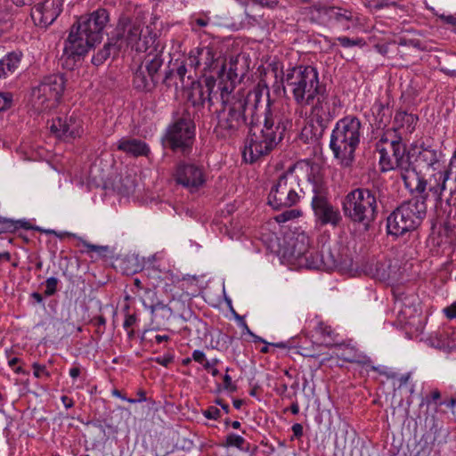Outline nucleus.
I'll use <instances>...</instances> for the list:
<instances>
[{
	"mask_svg": "<svg viewBox=\"0 0 456 456\" xmlns=\"http://www.w3.org/2000/svg\"><path fill=\"white\" fill-rule=\"evenodd\" d=\"M252 122L242 151L243 159L250 164L268 156L292 128L291 106L288 102L271 104L268 101L263 126H253Z\"/></svg>",
	"mask_w": 456,
	"mask_h": 456,
	"instance_id": "obj_1",
	"label": "nucleus"
},
{
	"mask_svg": "<svg viewBox=\"0 0 456 456\" xmlns=\"http://www.w3.org/2000/svg\"><path fill=\"white\" fill-rule=\"evenodd\" d=\"M239 56H232L229 59L228 70L214 75L206 76L202 81L191 82V89L188 94V101L193 106H204L207 102L208 110L217 102L222 105L233 99V93L238 79L237 66Z\"/></svg>",
	"mask_w": 456,
	"mask_h": 456,
	"instance_id": "obj_2",
	"label": "nucleus"
},
{
	"mask_svg": "<svg viewBox=\"0 0 456 456\" xmlns=\"http://www.w3.org/2000/svg\"><path fill=\"white\" fill-rule=\"evenodd\" d=\"M261 98L260 90L249 91L247 94L238 91L233 99L222 105L223 108L216 111L217 123L214 128L216 136L227 139L239 135L248 125L247 112L249 111L253 117Z\"/></svg>",
	"mask_w": 456,
	"mask_h": 456,
	"instance_id": "obj_3",
	"label": "nucleus"
},
{
	"mask_svg": "<svg viewBox=\"0 0 456 456\" xmlns=\"http://www.w3.org/2000/svg\"><path fill=\"white\" fill-rule=\"evenodd\" d=\"M383 198L382 183L379 181L368 183L344 196L341 201L343 214L351 223L369 229L378 217Z\"/></svg>",
	"mask_w": 456,
	"mask_h": 456,
	"instance_id": "obj_4",
	"label": "nucleus"
},
{
	"mask_svg": "<svg viewBox=\"0 0 456 456\" xmlns=\"http://www.w3.org/2000/svg\"><path fill=\"white\" fill-rule=\"evenodd\" d=\"M110 21L109 12L98 8L93 12L81 16L69 30L64 42L63 57L76 61L85 55L95 43L102 39V31Z\"/></svg>",
	"mask_w": 456,
	"mask_h": 456,
	"instance_id": "obj_5",
	"label": "nucleus"
},
{
	"mask_svg": "<svg viewBox=\"0 0 456 456\" xmlns=\"http://www.w3.org/2000/svg\"><path fill=\"white\" fill-rule=\"evenodd\" d=\"M379 154V169L382 173L398 170L403 183L411 185L416 176V168L411 161L407 146L402 135L394 130H386L376 144Z\"/></svg>",
	"mask_w": 456,
	"mask_h": 456,
	"instance_id": "obj_6",
	"label": "nucleus"
},
{
	"mask_svg": "<svg viewBox=\"0 0 456 456\" xmlns=\"http://www.w3.org/2000/svg\"><path fill=\"white\" fill-rule=\"evenodd\" d=\"M282 82L284 89L290 92L298 105L296 112L299 110L300 114L302 109L312 104L317 94L326 88L320 82L317 69L311 65H297L287 69L283 72Z\"/></svg>",
	"mask_w": 456,
	"mask_h": 456,
	"instance_id": "obj_7",
	"label": "nucleus"
},
{
	"mask_svg": "<svg viewBox=\"0 0 456 456\" xmlns=\"http://www.w3.org/2000/svg\"><path fill=\"white\" fill-rule=\"evenodd\" d=\"M362 134V122L356 116L347 115L337 121L330 134V149L342 167L353 165Z\"/></svg>",
	"mask_w": 456,
	"mask_h": 456,
	"instance_id": "obj_8",
	"label": "nucleus"
},
{
	"mask_svg": "<svg viewBox=\"0 0 456 456\" xmlns=\"http://www.w3.org/2000/svg\"><path fill=\"white\" fill-rule=\"evenodd\" d=\"M427 197H413L401 203L387 218V233L395 237L416 230L427 215Z\"/></svg>",
	"mask_w": 456,
	"mask_h": 456,
	"instance_id": "obj_9",
	"label": "nucleus"
},
{
	"mask_svg": "<svg viewBox=\"0 0 456 456\" xmlns=\"http://www.w3.org/2000/svg\"><path fill=\"white\" fill-rule=\"evenodd\" d=\"M196 126L188 110L177 117L166 129L163 145L174 152L189 154L195 138Z\"/></svg>",
	"mask_w": 456,
	"mask_h": 456,
	"instance_id": "obj_10",
	"label": "nucleus"
},
{
	"mask_svg": "<svg viewBox=\"0 0 456 456\" xmlns=\"http://www.w3.org/2000/svg\"><path fill=\"white\" fill-rule=\"evenodd\" d=\"M302 191L297 174L290 167L282 173L272 186L268 195V204L276 210L295 207L300 201Z\"/></svg>",
	"mask_w": 456,
	"mask_h": 456,
	"instance_id": "obj_11",
	"label": "nucleus"
},
{
	"mask_svg": "<svg viewBox=\"0 0 456 456\" xmlns=\"http://www.w3.org/2000/svg\"><path fill=\"white\" fill-rule=\"evenodd\" d=\"M66 79L62 74L45 77L38 86L32 89L31 101L37 112L55 108L64 92Z\"/></svg>",
	"mask_w": 456,
	"mask_h": 456,
	"instance_id": "obj_12",
	"label": "nucleus"
},
{
	"mask_svg": "<svg viewBox=\"0 0 456 456\" xmlns=\"http://www.w3.org/2000/svg\"><path fill=\"white\" fill-rule=\"evenodd\" d=\"M114 39L121 51L130 47L139 53L146 52L155 41L150 33L142 35V25L128 18H121L115 28Z\"/></svg>",
	"mask_w": 456,
	"mask_h": 456,
	"instance_id": "obj_13",
	"label": "nucleus"
},
{
	"mask_svg": "<svg viewBox=\"0 0 456 456\" xmlns=\"http://www.w3.org/2000/svg\"><path fill=\"white\" fill-rule=\"evenodd\" d=\"M188 61L191 69L199 70L205 77L207 73L222 74L229 68V61L213 45L194 48L190 52Z\"/></svg>",
	"mask_w": 456,
	"mask_h": 456,
	"instance_id": "obj_14",
	"label": "nucleus"
},
{
	"mask_svg": "<svg viewBox=\"0 0 456 456\" xmlns=\"http://www.w3.org/2000/svg\"><path fill=\"white\" fill-rule=\"evenodd\" d=\"M451 175H452L451 170L440 171L426 180L416 171V176L411 185H410L408 182L403 183L411 193H418L419 195L417 197L426 196L428 200L429 194H431L436 207H437L442 204V195L443 192L447 190V181Z\"/></svg>",
	"mask_w": 456,
	"mask_h": 456,
	"instance_id": "obj_15",
	"label": "nucleus"
},
{
	"mask_svg": "<svg viewBox=\"0 0 456 456\" xmlns=\"http://www.w3.org/2000/svg\"><path fill=\"white\" fill-rule=\"evenodd\" d=\"M173 177L177 185L194 193L205 186L208 173L205 167L200 162L181 160L175 165Z\"/></svg>",
	"mask_w": 456,
	"mask_h": 456,
	"instance_id": "obj_16",
	"label": "nucleus"
},
{
	"mask_svg": "<svg viewBox=\"0 0 456 456\" xmlns=\"http://www.w3.org/2000/svg\"><path fill=\"white\" fill-rule=\"evenodd\" d=\"M311 105L313 119L320 127L318 136L322 137L330 123L338 116L341 102L337 96L330 97L327 89L324 88Z\"/></svg>",
	"mask_w": 456,
	"mask_h": 456,
	"instance_id": "obj_17",
	"label": "nucleus"
},
{
	"mask_svg": "<svg viewBox=\"0 0 456 456\" xmlns=\"http://www.w3.org/2000/svg\"><path fill=\"white\" fill-rule=\"evenodd\" d=\"M309 265L310 269L333 271L347 267L349 261L340 254L338 246L323 245L320 251H314V258Z\"/></svg>",
	"mask_w": 456,
	"mask_h": 456,
	"instance_id": "obj_18",
	"label": "nucleus"
},
{
	"mask_svg": "<svg viewBox=\"0 0 456 456\" xmlns=\"http://www.w3.org/2000/svg\"><path fill=\"white\" fill-rule=\"evenodd\" d=\"M395 309L398 318L404 324H414L415 319H419V298L414 293H406L401 288L393 290Z\"/></svg>",
	"mask_w": 456,
	"mask_h": 456,
	"instance_id": "obj_19",
	"label": "nucleus"
},
{
	"mask_svg": "<svg viewBox=\"0 0 456 456\" xmlns=\"http://www.w3.org/2000/svg\"><path fill=\"white\" fill-rule=\"evenodd\" d=\"M311 206L316 222L322 226L331 225L337 227L342 222V216L339 209L333 206L327 197V193L314 195Z\"/></svg>",
	"mask_w": 456,
	"mask_h": 456,
	"instance_id": "obj_20",
	"label": "nucleus"
},
{
	"mask_svg": "<svg viewBox=\"0 0 456 456\" xmlns=\"http://www.w3.org/2000/svg\"><path fill=\"white\" fill-rule=\"evenodd\" d=\"M50 130L58 138L75 139L83 134V120L75 112L69 116L57 117L52 119Z\"/></svg>",
	"mask_w": 456,
	"mask_h": 456,
	"instance_id": "obj_21",
	"label": "nucleus"
},
{
	"mask_svg": "<svg viewBox=\"0 0 456 456\" xmlns=\"http://www.w3.org/2000/svg\"><path fill=\"white\" fill-rule=\"evenodd\" d=\"M290 261L301 268L310 269L311 262L314 258V248H310V238L305 233H298L289 249Z\"/></svg>",
	"mask_w": 456,
	"mask_h": 456,
	"instance_id": "obj_22",
	"label": "nucleus"
},
{
	"mask_svg": "<svg viewBox=\"0 0 456 456\" xmlns=\"http://www.w3.org/2000/svg\"><path fill=\"white\" fill-rule=\"evenodd\" d=\"M62 12L61 0H45L31 9V18L37 26L47 28Z\"/></svg>",
	"mask_w": 456,
	"mask_h": 456,
	"instance_id": "obj_23",
	"label": "nucleus"
},
{
	"mask_svg": "<svg viewBox=\"0 0 456 456\" xmlns=\"http://www.w3.org/2000/svg\"><path fill=\"white\" fill-rule=\"evenodd\" d=\"M314 9L326 15L330 22L341 26L344 29H349L357 21L354 12L350 9L325 6L322 4H314Z\"/></svg>",
	"mask_w": 456,
	"mask_h": 456,
	"instance_id": "obj_24",
	"label": "nucleus"
},
{
	"mask_svg": "<svg viewBox=\"0 0 456 456\" xmlns=\"http://www.w3.org/2000/svg\"><path fill=\"white\" fill-rule=\"evenodd\" d=\"M290 168L294 174L298 172L306 173L307 181L313 184L314 195H317L319 192H326L322 168L318 164L302 160L291 165Z\"/></svg>",
	"mask_w": 456,
	"mask_h": 456,
	"instance_id": "obj_25",
	"label": "nucleus"
},
{
	"mask_svg": "<svg viewBox=\"0 0 456 456\" xmlns=\"http://www.w3.org/2000/svg\"><path fill=\"white\" fill-rule=\"evenodd\" d=\"M145 294L148 296L151 302L150 304H148L146 300L143 299V305L151 309V321L153 323H156V326L159 329L172 317L173 310L168 305H166L163 302H160L159 300L155 301L154 297L156 296V293L153 290L147 289L145 290Z\"/></svg>",
	"mask_w": 456,
	"mask_h": 456,
	"instance_id": "obj_26",
	"label": "nucleus"
},
{
	"mask_svg": "<svg viewBox=\"0 0 456 456\" xmlns=\"http://www.w3.org/2000/svg\"><path fill=\"white\" fill-rule=\"evenodd\" d=\"M418 121L417 115L399 110L395 115L393 127L388 130H394L397 135H402L403 139V137L411 134L415 131Z\"/></svg>",
	"mask_w": 456,
	"mask_h": 456,
	"instance_id": "obj_27",
	"label": "nucleus"
},
{
	"mask_svg": "<svg viewBox=\"0 0 456 456\" xmlns=\"http://www.w3.org/2000/svg\"><path fill=\"white\" fill-rule=\"evenodd\" d=\"M191 69L189 65L188 58L186 60H175L173 63V68L166 71L163 83L167 86H171V81L174 77L179 79L181 86H184V80L187 77L189 80H192Z\"/></svg>",
	"mask_w": 456,
	"mask_h": 456,
	"instance_id": "obj_28",
	"label": "nucleus"
},
{
	"mask_svg": "<svg viewBox=\"0 0 456 456\" xmlns=\"http://www.w3.org/2000/svg\"><path fill=\"white\" fill-rule=\"evenodd\" d=\"M117 149L134 157H147L150 152L149 145L142 140L123 137L118 142Z\"/></svg>",
	"mask_w": 456,
	"mask_h": 456,
	"instance_id": "obj_29",
	"label": "nucleus"
},
{
	"mask_svg": "<svg viewBox=\"0 0 456 456\" xmlns=\"http://www.w3.org/2000/svg\"><path fill=\"white\" fill-rule=\"evenodd\" d=\"M158 81L157 78H153V77L147 73L142 64L134 74L133 86L138 92H151L158 84Z\"/></svg>",
	"mask_w": 456,
	"mask_h": 456,
	"instance_id": "obj_30",
	"label": "nucleus"
},
{
	"mask_svg": "<svg viewBox=\"0 0 456 456\" xmlns=\"http://www.w3.org/2000/svg\"><path fill=\"white\" fill-rule=\"evenodd\" d=\"M120 52L121 49L112 36L109 38V41L104 44L103 47L93 56L92 62L95 66H100L109 58H115Z\"/></svg>",
	"mask_w": 456,
	"mask_h": 456,
	"instance_id": "obj_31",
	"label": "nucleus"
},
{
	"mask_svg": "<svg viewBox=\"0 0 456 456\" xmlns=\"http://www.w3.org/2000/svg\"><path fill=\"white\" fill-rule=\"evenodd\" d=\"M22 53L12 52L0 60V78H5L12 75L19 67Z\"/></svg>",
	"mask_w": 456,
	"mask_h": 456,
	"instance_id": "obj_32",
	"label": "nucleus"
},
{
	"mask_svg": "<svg viewBox=\"0 0 456 456\" xmlns=\"http://www.w3.org/2000/svg\"><path fill=\"white\" fill-rule=\"evenodd\" d=\"M80 241L84 247L80 252L82 254H86L94 262L106 258L110 253L109 246L94 245L83 239H80Z\"/></svg>",
	"mask_w": 456,
	"mask_h": 456,
	"instance_id": "obj_33",
	"label": "nucleus"
},
{
	"mask_svg": "<svg viewBox=\"0 0 456 456\" xmlns=\"http://www.w3.org/2000/svg\"><path fill=\"white\" fill-rule=\"evenodd\" d=\"M144 63L143 69L147 73L158 79V72L163 64L162 53L154 49L146 55Z\"/></svg>",
	"mask_w": 456,
	"mask_h": 456,
	"instance_id": "obj_34",
	"label": "nucleus"
},
{
	"mask_svg": "<svg viewBox=\"0 0 456 456\" xmlns=\"http://www.w3.org/2000/svg\"><path fill=\"white\" fill-rule=\"evenodd\" d=\"M315 333L319 336V339L326 346L331 345L335 341V332L327 323L320 321L314 327Z\"/></svg>",
	"mask_w": 456,
	"mask_h": 456,
	"instance_id": "obj_35",
	"label": "nucleus"
},
{
	"mask_svg": "<svg viewBox=\"0 0 456 456\" xmlns=\"http://www.w3.org/2000/svg\"><path fill=\"white\" fill-rule=\"evenodd\" d=\"M440 152L435 149L423 148L419 151L418 158L428 167H433L439 161Z\"/></svg>",
	"mask_w": 456,
	"mask_h": 456,
	"instance_id": "obj_36",
	"label": "nucleus"
},
{
	"mask_svg": "<svg viewBox=\"0 0 456 456\" xmlns=\"http://www.w3.org/2000/svg\"><path fill=\"white\" fill-rule=\"evenodd\" d=\"M246 441L242 436L231 433L226 436L223 445L224 447H235L239 450H243V444Z\"/></svg>",
	"mask_w": 456,
	"mask_h": 456,
	"instance_id": "obj_37",
	"label": "nucleus"
},
{
	"mask_svg": "<svg viewBox=\"0 0 456 456\" xmlns=\"http://www.w3.org/2000/svg\"><path fill=\"white\" fill-rule=\"evenodd\" d=\"M339 44L345 48H350L354 46L363 47L366 45V42L362 37L350 38L347 37H338L336 38Z\"/></svg>",
	"mask_w": 456,
	"mask_h": 456,
	"instance_id": "obj_38",
	"label": "nucleus"
},
{
	"mask_svg": "<svg viewBox=\"0 0 456 456\" xmlns=\"http://www.w3.org/2000/svg\"><path fill=\"white\" fill-rule=\"evenodd\" d=\"M302 212L299 209L291 208L283 211L282 213L276 216L275 220L278 223H286L289 220L296 219L301 216Z\"/></svg>",
	"mask_w": 456,
	"mask_h": 456,
	"instance_id": "obj_39",
	"label": "nucleus"
},
{
	"mask_svg": "<svg viewBox=\"0 0 456 456\" xmlns=\"http://www.w3.org/2000/svg\"><path fill=\"white\" fill-rule=\"evenodd\" d=\"M447 189L449 190V197L446 199V203L449 206L456 205V172L452 179L447 181Z\"/></svg>",
	"mask_w": 456,
	"mask_h": 456,
	"instance_id": "obj_40",
	"label": "nucleus"
},
{
	"mask_svg": "<svg viewBox=\"0 0 456 456\" xmlns=\"http://www.w3.org/2000/svg\"><path fill=\"white\" fill-rule=\"evenodd\" d=\"M58 284L59 280L55 277H49L45 281V297H51L53 296L57 290H58Z\"/></svg>",
	"mask_w": 456,
	"mask_h": 456,
	"instance_id": "obj_41",
	"label": "nucleus"
},
{
	"mask_svg": "<svg viewBox=\"0 0 456 456\" xmlns=\"http://www.w3.org/2000/svg\"><path fill=\"white\" fill-rule=\"evenodd\" d=\"M137 322V316L135 314L126 313V318L123 323L124 329L127 331V335L131 338L134 335V330H130Z\"/></svg>",
	"mask_w": 456,
	"mask_h": 456,
	"instance_id": "obj_42",
	"label": "nucleus"
},
{
	"mask_svg": "<svg viewBox=\"0 0 456 456\" xmlns=\"http://www.w3.org/2000/svg\"><path fill=\"white\" fill-rule=\"evenodd\" d=\"M91 323L96 327L95 332L99 335H102L105 331L106 327V318L103 315L94 316L91 320Z\"/></svg>",
	"mask_w": 456,
	"mask_h": 456,
	"instance_id": "obj_43",
	"label": "nucleus"
},
{
	"mask_svg": "<svg viewBox=\"0 0 456 456\" xmlns=\"http://www.w3.org/2000/svg\"><path fill=\"white\" fill-rule=\"evenodd\" d=\"M33 374L37 379H40L42 377L50 378L51 373L46 369L45 365H42L38 362H34L32 364Z\"/></svg>",
	"mask_w": 456,
	"mask_h": 456,
	"instance_id": "obj_44",
	"label": "nucleus"
},
{
	"mask_svg": "<svg viewBox=\"0 0 456 456\" xmlns=\"http://www.w3.org/2000/svg\"><path fill=\"white\" fill-rule=\"evenodd\" d=\"M432 346L436 347L447 346L451 349H456V330L452 331L448 335V341L446 343L438 340L436 343H432Z\"/></svg>",
	"mask_w": 456,
	"mask_h": 456,
	"instance_id": "obj_45",
	"label": "nucleus"
},
{
	"mask_svg": "<svg viewBox=\"0 0 456 456\" xmlns=\"http://www.w3.org/2000/svg\"><path fill=\"white\" fill-rule=\"evenodd\" d=\"M175 360V355L172 353H167L162 356L151 358V361L167 368Z\"/></svg>",
	"mask_w": 456,
	"mask_h": 456,
	"instance_id": "obj_46",
	"label": "nucleus"
},
{
	"mask_svg": "<svg viewBox=\"0 0 456 456\" xmlns=\"http://www.w3.org/2000/svg\"><path fill=\"white\" fill-rule=\"evenodd\" d=\"M12 95L10 93H0V111L8 110L12 106Z\"/></svg>",
	"mask_w": 456,
	"mask_h": 456,
	"instance_id": "obj_47",
	"label": "nucleus"
},
{
	"mask_svg": "<svg viewBox=\"0 0 456 456\" xmlns=\"http://www.w3.org/2000/svg\"><path fill=\"white\" fill-rule=\"evenodd\" d=\"M274 390L279 395L288 399H292V395L287 393L288 385L282 379H279Z\"/></svg>",
	"mask_w": 456,
	"mask_h": 456,
	"instance_id": "obj_48",
	"label": "nucleus"
},
{
	"mask_svg": "<svg viewBox=\"0 0 456 456\" xmlns=\"http://www.w3.org/2000/svg\"><path fill=\"white\" fill-rule=\"evenodd\" d=\"M229 370V368L226 369V373L223 378V388L228 392H235L237 390V387L232 382V377L228 374Z\"/></svg>",
	"mask_w": 456,
	"mask_h": 456,
	"instance_id": "obj_49",
	"label": "nucleus"
},
{
	"mask_svg": "<svg viewBox=\"0 0 456 456\" xmlns=\"http://www.w3.org/2000/svg\"><path fill=\"white\" fill-rule=\"evenodd\" d=\"M265 346H263L261 349H260V352L262 354H267L270 352L269 350V347L270 346H274V347H278V348H288V347H290V345H289V342H278V343H268L265 341Z\"/></svg>",
	"mask_w": 456,
	"mask_h": 456,
	"instance_id": "obj_50",
	"label": "nucleus"
},
{
	"mask_svg": "<svg viewBox=\"0 0 456 456\" xmlns=\"http://www.w3.org/2000/svg\"><path fill=\"white\" fill-rule=\"evenodd\" d=\"M209 23V18L208 17H196L191 21L192 30L196 29V27L204 28Z\"/></svg>",
	"mask_w": 456,
	"mask_h": 456,
	"instance_id": "obj_51",
	"label": "nucleus"
},
{
	"mask_svg": "<svg viewBox=\"0 0 456 456\" xmlns=\"http://www.w3.org/2000/svg\"><path fill=\"white\" fill-rule=\"evenodd\" d=\"M220 410L216 406H209L205 411L204 416L208 419H217L220 417Z\"/></svg>",
	"mask_w": 456,
	"mask_h": 456,
	"instance_id": "obj_52",
	"label": "nucleus"
},
{
	"mask_svg": "<svg viewBox=\"0 0 456 456\" xmlns=\"http://www.w3.org/2000/svg\"><path fill=\"white\" fill-rule=\"evenodd\" d=\"M441 399V393L437 388L433 389L430 392L429 396L426 398L427 404H430L432 403H436L438 400Z\"/></svg>",
	"mask_w": 456,
	"mask_h": 456,
	"instance_id": "obj_53",
	"label": "nucleus"
},
{
	"mask_svg": "<svg viewBox=\"0 0 456 456\" xmlns=\"http://www.w3.org/2000/svg\"><path fill=\"white\" fill-rule=\"evenodd\" d=\"M445 316L452 320L456 319V301L444 309Z\"/></svg>",
	"mask_w": 456,
	"mask_h": 456,
	"instance_id": "obj_54",
	"label": "nucleus"
},
{
	"mask_svg": "<svg viewBox=\"0 0 456 456\" xmlns=\"http://www.w3.org/2000/svg\"><path fill=\"white\" fill-rule=\"evenodd\" d=\"M192 360H194L196 362H199L203 365L205 361H207L206 354L203 351L200 350H194L191 354Z\"/></svg>",
	"mask_w": 456,
	"mask_h": 456,
	"instance_id": "obj_55",
	"label": "nucleus"
},
{
	"mask_svg": "<svg viewBox=\"0 0 456 456\" xmlns=\"http://www.w3.org/2000/svg\"><path fill=\"white\" fill-rule=\"evenodd\" d=\"M411 379V372H407L400 377L397 378L398 381V387L401 388L402 387L407 385Z\"/></svg>",
	"mask_w": 456,
	"mask_h": 456,
	"instance_id": "obj_56",
	"label": "nucleus"
},
{
	"mask_svg": "<svg viewBox=\"0 0 456 456\" xmlns=\"http://www.w3.org/2000/svg\"><path fill=\"white\" fill-rule=\"evenodd\" d=\"M146 400H147V397H146L145 391L142 390V389H140L137 392V398H135V399H133V398L127 399V402L130 403H136L145 402Z\"/></svg>",
	"mask_w": 456,
	"mask_h": 456,
	"instance_id": "obj_57",
	"label": "nucleus"
},
{
	"mask_svg": "<svg viewBox=\"0 0 456 456\" xmlns=\"http://www.w3.org/2000/svg\"><path fill=\"white\" fill-rule=\"evenodd\" d=\"M292 429V432L294 434V436L297 437V438H300L301 436H303V426L299 423H296L292 426L291 428Z\"/></svg>",
	"mask_w": 456,
	"mask_h": 456,
	"instance_id": "obj_58",
	"label": "nucleus"
},
{
	"mask_svg": "<svg viewBox=\"0 0 456 456\" xmlns=\"http://www.w3.org/2000/svg\"><path fill=\"white\" fill-rule=\"evenodd\" d=\"M439 18L447 24L456 25V16L441 14Z\"/></svg>",
	"mask_w": 456,
	"mask_h": 456,
	"instance_id": "obj_59",
	"label": "nucleus"
},
{
	"mask_svg": "<svg viewBox=\"0 0 456 456\" xmlns=\"http://www.w3.org/2000/svg\"><path fill=\"white\" fill-rule=\"evenodd\" d=\"M61 402H62V403H63V405H64V407L66 409H70V408H72L74 406L73 399L69 397V396H67V395H62L61 397Z\"/></svg>",
	"mask_w": 456,
	"mask_h": 456,
	"instance_id": "obj_60",
	"label": "nucleus"
},
{
	"mask_svg": "<svg viewBox=\"0 0 456 456\" xmlns=\"http://www.w3.org/2000/svg\"><path fill=\"white\" fill-rule=\"evenodd\" d=\"M69 373L73 379H76L81 374V368L79 366H73L69 369Z\"/></svg>",
	"mask_w": 456,
	"mask_h": 456,
	"instance_id": "obj_61",
	"label": "nucleus"
},
{
	"mask_svg": "<svg viewBox=\"0 0 456 456\" xmlns=\"http://www.w3.org/2000/svg\"><path fill=\"white\" fill-rule=\"evenodd\" d=\"M341 358L347 362H360V360L358 359V356L355 354H354L353 355H350V354L346 355L345 354H342Z\"/></svg>",
	"mask_w": 456,
	"mask_h": 456,
	"instance_id": "obj_62",
	"label": "nucleus"
},
{
	"mask_svg": "<svg viewBox=\"0 0 456 456\" xmlns=\"http://www.w3.org/2000/svg\"><path fill=\"white\" fill-rule=\"evenodd\" d=\"M442 404H445L447 407L453 410L456 407V395H453L448 402H446V403L440 402L438 403V405H442Z\"/></svg>",
	"mask_w": 456,
	"mask_h": 456,
	"instance_id": "obj_63",
	"label": "nucleus"
},
{
	"mask_svg": "<svg viewBox=\"0 0 456 456\" xmlns=\"http://www.w3.org/2000/svg\"><path fill=\"white\" fill-rule=\"evenodd\" d=\"M218 362V360L217 359H212L211 361H205V362L203 363V368L205 370H209L210 368L216 366Z\"/></svg>",
	"mask_w": 456,
	"mask_h": 456,
	"instance_id": "obj_64",
	"label": "nucleus"
}]
</instances>
